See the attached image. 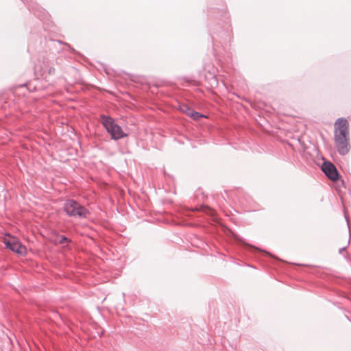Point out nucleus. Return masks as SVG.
I'll use <instances>...</instances> for the list:
<instances>
[{
	"mask_svg": "<svg viewBox=\"0 0 351 351\" xmlns=\"http://www.w3.org/2000/svg\"><path fill=\"white\" fill-rule=\"evenodd\" d=\"M179 110L186 115L192 118L193 120H198L199 118L204 117L202 114L194 111L186 104L180 105Z\"/></svg>",
	"mask_w": 351,
	"mask_h": 351,
	"instance_id": "0eeeda50",
	"label": "nucleus"
},
{
	"mask_svg": "<svg viewBox=\"0 0 351 351\" xmlns=\"http://www.w3.org/2000/svg\"><path fill=\"white\" fill-rule=\"evenodd\" d=\"M101 118L103 125L111 135L112 138L118 140L128 136L112 118L105 116H101Z\"/></svg>",
	"mask_w": 351,
	"mask_h": 351,
	"instance_id": "f257e3e1",
	"label": "nucleus"
},
{
	"mask_svg": "<svg viewBox=\"0 0 351 351\" xmlns=\"http://www.w3.org/2000/svg\"><path fill=\"white\" fill-rule=\"evenodd\" d=\"M197 210H201L210 216H214L215 215V210L208 206H203Z\"/></svg>",
	"mask_w": 351,
	"mask_h": 351,
	"instance_id": "6e6552de",
	"label": "nucleus"
},
{
	"mask_svg": "<svg viewBox=\"0 0 351 351\" xmlns=\"http://www.w3.org/2000/svg\"><path fill=\"white\" fill-rule=\"evenodd\" d=\"M348 136L335 137V144L338 152L342 154H346L350 149Z\"/></svg>",
	"mask_w": 351,
	"mask_h": 351,
	"instance_id": "423d86ee",
	"label": "nucleus"
},
{
	"mask_svg": "<svg viewBox=\"0 0 351 351\" xmlns=\"http://www.w3.org/2000/svg\"><path fill=\"white\" fill-rule=\"evenodd\" d=\"M3 242L8 248L20 255H25L27 252L25 246L14 237L8 235L3 239Z\"/></svg>",
	"mask_w": 351,
	"mask_h": 351,
	"instance_id": "7ed1b4c3",
	"label": "nucleus"
},
{
	"mask_svg": "<svg viewBox=\"0 0 351 351\" xmlns=\"http://www.w3.org/2000/svg\"><path fill=\"white\" fill-rule=\"evenodd\" d=\"M64 210L69 216H78L81 217H87L88 210L81 206L77 202L72 199H69L64 204Z\"/></svg>",
	"mask_w": 351,
	"mask_h": 351,
	"instance_id": "f03ea898",
	"label": "nucleus"
},
{
	"mask_svg": "<svg viewBox=\"0 0 351 351\" xmlns=\"http://www.w3.org/2000/svg\"><path fill=\"white\" fill-rule=\"evenodd\" d=\"M322 169L329 179L332 181H336L338 180L339 174L335 166L332 163L324 162Z\"/></svg>",
	"mask_w": 351,
	"mask_h": 351,
	"instance_id": "39448f33",
	"label": "nucleus"
},
{
	"mask_svg": "<svg viewBox=\"0 0 351 351\" xmlns=\"http://www.w3.org/2000/svg\"><path fill=\"white\" fill-rule=\"evenodd\" d=\"M349 123L343 118L338 119L335 123V137L348 136Z\"/></svg>",
	"mask_w": 351,
	"mask_h": 351,
	"instance_id": "20e7f679",
	"label": "nucleus"
}]
</instances>
